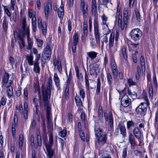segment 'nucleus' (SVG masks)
<instances>
[{
    "label": "nucleus",
    "mask_w": 158,
    "mask_h": 158,
    "mask_svg": "<svg viewBox=\"0 0 158 158\" xmlns=\"http://www.w3.org/2000/svg\"><path fill=\"white\" fill-rule=\"evenodd\" d=\"M111 69H117V67L114 60H112L111 61Z\"/></svg>",
    "instance_id": "3c124183"
},
{
    "label": "nucleus",
    "mask_w": 158,
    "mask_h": 158,
    "mask_svg": "<svg viewBox=\"0 0 158 158\" xmlns=\"http://www.w3.org/2000/svg\"><path fill=\"white\" fill-rule=\"evenodd\" d=\"M34 138L33 135H31L30 136V141L31 142V146H33L34 145Z\"/></svg>",
    "instance_id": "680f3d73"
},
{
    "label": "nucleus",
    "mask_w": 158,
    "mask_h": 158,
    "mask_svg": "<svg viewBox=\"0 0 158 158\" xmlns=\"http://www.w3.org/2000/svg\"><path fill=\"white\" fill-rule=\"evenodd\" d=\"M98 115L99 119L101 120L102 118L103 112L102 107L101 106H99L98 109Z\"/></svg>",
    "instance_id": "7c9ffc66"
},
{
    "label": "nucleus",
    "mask_w": 158,
    "mask_h": 158,
    "mask_svg": "<svg viewBox=\"0 0 158 158\" xmlns=\"http://www.w3.org/2000/svg\"><path fill=\"white\" fill-rule=\"evenodd\" d=\"M144 99L146 102H142L136 108V111L138 114H143L147 110V106L149 104L147 96H145Z\"/></svg>",
    "instance_id": "f03ea898"
},
{
    "label": "nucleus",
    "mask_w": 158,
    "mask_h": 158,
    "mask_svg": "<svg viewBox=\"0 0 158 158\" xmlns=\"http://www.w3.org/2000/svg\"><path fill=\"white\" fill-rule=\"evenodd\" d=\"M135 0H129V6L130 8H132L133 7Z\"/></svg>",
    "instance_id": "052dcab7"
},
{
    "label": "nucleus",
    "mask_w": 158,
    "mask_h": 158,
    "mask_svg": "<svg viewBox=\"0 0 158 158\" xmlns=\"http://www.w3.org/2000/svg\"><path fill=\"white\" fill-rule=\"evenodd\" d=\"M97 6L96 0H92L91 4V12L92 15L95 16L97 13Z\"/></svg>",
    "instance_id": "2eb2a0df"
},
{
    "label": "nucleus",
    "mask_w": 158,
    "mask_h": 158,
    "mask_svg": "<svg viewBox=\"0 0 158 158\" xmlns=\"http://www.w3.org/2000/svg\"><path fill=\"white\" fill-rule=\"evenodd\" d=\"M135 136L131 132L129 134V141L131 148H134L135 145Z\"/></svg>",
    "instance_id": "9d476101"
},
{
    "label": "nucleus",
    "mask_w": 158,
    "mask_h": 158,
    "mask_svg": "<svg viewBox=\"0 0 158 158\" xmlns=\"http://www.w3.org/2000/svg\"><path fill=\"white\" fill-rule=\"evenodd\" d=\"M44 11L46 19L48 18L49 14H50L52 10V4L49 1L48 2L47 4H44Z\"/></svg>",
    "instance_id": "0eeeda50"
},
{
    "label": "nucleus",
    "mask_w": 158,
    "mask_h": 158,
    "mask_svg": "<svg viewBox=\"0 0 158 158\" xmlns=\"http://www.w3.org/2000/svg\"><path fill=\"white\" fill-rule=\"evenodd\" d=\"M65 72L68 78L67 85H69L72 78L71 70H66Z\"/></svg>",
    "instance_id": "5701e85b"
},
{
    "label": "nucleus",
    "mask_w": 158,
    "mask_h": 158,
    "mask_svg": "<svg viewBox=\"0 0 158 158\" xmlns=\"http://www.w3.org/2000/svg\"><path fill=\"white\" fill-rule=\"evenodd\" d=\"M138 50H135V53L132 55L133 61L135 63H136L137 61L136 55L138 54Z\"/></svg>",
    "instance_id": "a18cd8bd"
},
{
    "label": "nucleus",
    "mask_w": 158,
    "mask_h": 158,
    "mask_svg": "<svg viewBox=\"0 0 158 158\" xmlns=\"http://www.w3.org/2000/svg\"><path fill=\"white\" fill-rule=\"evenodd\" d=\"M33 103L35 105V110L37 112V109H38V103H37V99L35 98H33Z\"/></svg>",
    "instance_id": "8fccbe9b"
},
{
    "label": "nucleus",
    "mask_w": 158,
    "mask_h": 158,
    "mask_svg": "<svg viewBox=\"0 0 158 158\" xmlns=\"http://www.w3.org/2000/svg\"><path fill=\"white\" fill-rule=\"evenodd\" d=\"M53 144V137L52 134L49 137V142L45 144V146L48 153V158H52L54 153V151L51 148Z\"/></svg>",
    "instance_id": "7ed1b4c3"
},
{
    "label": "nucleus",
    "mask_w": 158,
    "mask_h": 158,
    "mask_svg": "<svg viewBox=\"0 0 158 158\" xmlns=\"http://www.w3.org/2000/svg\"><path fill=\"white\" fill-rule=\"evenodd\" d=\"M72 23L71 20L69 19L68 21V30L70 32L71 31L72 29Z\"/></svg>",
    "instance_id": "69168bd1"
},
{
    "label": "nucleus",
    "mask_w": 158,
    "mask_h": 158,
    "mask_svg": "<svg viewBox=\"0 0 158 158\" xmlns=\"http://www.w3.org/2000/svg\"><path fill=\"white\" fill-rule=\"evenodd\" d=\"M32 27L33 31L35 32L36 31V18L35 15L33 16L32 19Z\"/></svg>",
    "instance_id": "4be33fe9"
},
{
    "label": "nucleus",
    "mask_w": 158,
    "mask_h": 158,
    "mask_svg": "<svg viewBox=\"0 0 158 158\" xmlns=\"http://www.w3.org/2000/svg\"><path fill=\"white\" fill-rule=\"evenodd\" d=\"M52 88V79L51 77H49L48 79V84L47 88L45 89L44 85H43L42 86V92L43 96V102L45 106H46L48 104V96L49 95V98H50V91Z\"/></svg>",
    "instance_id": "f257e3e1"
},
{
    "label": "nucleus",
    "mask_w": 158,
    "mask_h": 158,
    "mask_svg": "<svg viewBox=\"0 0 158 158\" xmlns=\"http://www.w3.org/2000/svg\"><path fill=\"white\" fill-rule=\"evenodd\" d=\"M23 95L24 98L25 99H27L28 98V92L27 89L26 88H25L24 89Z\"/></svg>",
    "instance_id": "338daca9"
},
{
    "label": "nucleus",
    "mask_w": 158,
    "mask_h": 158,
    "mask_svg": "<svg viewBox=\"0 0 158 158\" xmlns=\"http://www.w3.org/2000/svg\"><path fill=\"white\" fill-rule=\"evenodd\" d=\"M66 134L67 132L66 130L64 129L59 132V135L61 137L64 138L66 136Z\"/></svg>",
    "instance_id": "79ce46f5"
},
{
    "label": "nucleus",
    "mask_w": 158,
    "mask_h": 158,
    "mask_svg": "<svg viewBox=\"0 0 158 158\" xmlns=\"http://www.w3.org/2000/svg\"><path fill=\"white\" fill-rule=\"evenodd\" d=\"M28 49L29 50H31L33 44V41L31 40H29V39H28Z\"/></svg>",
    "instance_id": "4d7b16f0"
},
{
    "label": "nucleus",
    "mask_w": 158,
    "mask_h": 158,
    "mask_svg": "<svg viewBox=\"0 0 158 158\" xmlns=\"http://www.w3.org/2000/svg\"><path fill=\"white\" fill-rule=\"evenodd\" d=\"M107 79L108 84L110 85H111L112 83L113 79L111 75L109 73H108L107 74Z\"/></svg>",
    "instance_id": "c03bdc74"
},
{
    "label": "nucleus",
    "mask_w": 158,
    "mask_h": 158,
    "mask_svg": "<svg viewBox=\"0 0 158 158\" xmlns=\"http://www.w3.org/2000/svg\"><path fill=\"white\" fill-rule=\"evenodd\" d=\"M134 152L135 154L137 156H140L142 155V152L137 150H135Z\"/></svg>",
    "instance_id": "774afa93"
},
{
    "label": "nucleus",
    "mask_w": 158,
    "mask_h": 158,
    "mask_svg": "<svg viewBox=\"0 0 158 158\" xmlns=\"http://www.w3.org/2000/svg\"><path fill=\"white\" fill-rule=\"evenodd\" d=\"M79 132L80 133V135L81 140L83 141H84L85 140V136L84 133L82 131H81V132Z\"/></svg>",
    "instance_id": "bf43d9fd"
},
{
    "label": "nucleus",
    "mask_w": 158,
    "mask_h": 158,
    "mask_svg": "<svg viewBox=\"0 0 158 158\" xmlns=\"http://www.w3.org/2000/svg\"><path fill=\"white\" fill-rule=\"evenodd\" d=\"M127 150L126 148H124L123 150L122 156L123 158H125L126 156L127 155Z\"/></svg>",
    "instance_id": "e2e57ef3"
},
{
    "label": "nucleus",
    "mask_w": 158,
    "mask_h": 158,
    "mask_svg": "<svg viewBox=\"0 0 158 158\" xmlns=\"http://www.w3.org/2000/svg\"><path fill=\"white\" fill-rule=\"evenodd\" d=\"M73 44H77L78 42V36L77 34L76 33L73 36Z\"/></svg>",
    "instance_id": "c9c22d12"
},
{
    "label": "nucleus",
    "mask_w": 158,
    "mask_h": 158,
    "mask_svg": "<svg viewBox=\"0 0 158 158\" xmlns=\"http://www.w3.org/2000/svg\"><path fill=\"white\" fill-rule=\"evenodd\" d=\"M51 112V108L48 106H47L46 108L47 113V123L49 124L51 122V119L50 118Z\"/></svg>",
    "instance_id": "393cba45"
},
{
    "label": "nucleus",
    "mask_w": 158,
    "mask_h": 158,
    "mask_svg": "<svg viewBox=\"0 0 158 158\" xmlns=\"http://www.w3.org/2000/svg\"><path fill=\"white\" fill-rule=\"evenodd\" d=\"M134 135L137 139H139L141 136V131L137 127H135L133 131Z\"/></svg>",
    "instance_id": "a211bd4d"
},
{
    "label": "nucleus",
    "mask_w": 158,
    "mask_h": 158,
    "mask_svg": "<svg viewBox=\"0 0 158 158\" xmlns=\"http://www.w3.org/2000/svg\"><path fill=\"white\" fill-rule=\"evenodd\" d=\"M52 53L51 50L50 46L47 44L44 48L43 53L42 54L43 59L44 60H49Z\"/></svg>",
    "instance_id": "39448f33"
},
{
    "label": "nucleus",
    "mask_w": 158,
    "mask_h": 158,
    "mask_svg": "<svg viewBox=\"0 0 158 158\" xmlns=\"http://www.w3.org/2000/svg\"><path fill=\"white\" fill-rule=\"evenodd\" d=\"M140 62L141 67V69H145V63L144 57L143 56H141L140 58Z\"/></svg>",
    "instance_id": "c85d7f7f"
},
{
    "label": "nucleus",
    "mask_w": 158,
    "mask_h": 158,
    "mask_svg": "<svg viewBox=\"0 0 158 158\" xmlns=\"http://www.w3.org/2000/svg\"><path fill=\"white\" fill-rule=\"evenodd\" d=\"M130 15H128V10L127 8H125L123 11V20L127 21L129 19Z\"/></svg>",
    "instance_id": "6ab92c4d"
},
{
    "label": "nucleus",
    "mask_w": 158,
    "mask_h": 158,
    "mask_svg": "<svg viewBox=\"0 0 158 158\" xmlns=\"http://www.w3.org/2000/svg\"><path fill=\"white\" fill-rule=\"evenodd\" d=\"M94 34L95 37H100L98 31V22L97 19H95L94 21Z\"/></svg>",
    "instance_id": "ddd939ff"
},
{
    "label": "nucleus",
    "mask_w": 158,
    "mask_h": 158,
    "mask_svg": "<svg viewBox=\"0 0 158 158\" xmlns=\"http://www.w3.org/2000/svg\"><path fill=\"white\" fill-rule=\"evenodd\" d=\"M4 74L2 77V81L1 82L2 88L5 89L7 85L9 84L8 83V79L9 77V74L8 73L4 71Z\"/></svg>",
    "instance_id": "6e6552de"
},
{
    "label": "nucleus",
    "mask_w": 158,
    "mask_h": 158,
    "mask_svg": "<svg viewBox=\"0 0 158 158\" xmlns=\"http://www.w3.org/2000/svg\"><path fill=\"white\" fill-rule=\"evenodd\" d=\"M3 28L4 30L6 31L7 30V26L6 25V22L5 19H4L3 22Z\"/></svg>",
    "instance_id": "13d9d810"
},
{
    "label": "nucleus",
    "mask_w": 158,
    "mask_h": 158,
    "mask_svg": "<svg viewBox=\"0 0 158 158\" xmlns=\"http://www.w3.org/2000/svg\"><path fill=\"white\" fill-rule=\"evenodd\" d=\"M127 83L130 86L136 85V83L133 81L131 79H128Z\"/></svg>",
    "instance_id": "603ef678"
},
{
    "label": "nucleus",
    "mask_w": 158,
    "mask_h": 158,
    "mask_svg": "<svg viewBox=\"0 0 158 158\" xmlns=\"http://www.w3.org/2000/svg\"><path fill=\"white\" fill-rule=\"evenodd\" d=\"M54 64L55 66L57 65L58 69H61L62 67L60 60V59H59L58 58H57V63L54 62Z\"/></svg>",
    "instance_id": "58836bf2"
},
{
    "label": "nucleus",
    "mask_w": 158,
    "mask_h": 158,
    "mask_svg": "<svg viewBox=\"0 0 158 158\" xmlns=\"http://www.w3.org/2000/svg\"><path fill=\"white\" fill-rule=\"evenodd\" d=\"M149 97L152 98L153 95V89L152 85L150 84L149 87Z\"/></svg>",
    "instance_id": "4c0bfd02"
},
{
    "label": "nucleus",
    "mask_w": 158,
    "mask_h": 158,
    "mask_svg": "<svg viewBox=\"0 0 158 158\" xmlns=\"http://www.w3.org/2000/svg\"><path fill=\"white\" fill-rule=\"evenodd\" d=\"M12 81L11 80L9 81V84L7 85L6 87L7 88V95L8 97H11L13 94V91L12 87L11 85L12 84Z\"/></svg>",
    "instance_id": "4468645a"
},
{
    "label": "nucleus",
    "mask_w": 158,
    "mask_h": 158,
    "mask_svg": "<svg viewBox=\"0 0 158 158\" xmlns=\"http://www.w3.org/2000/svg\"><path fill=\"white\" fill-rule=\"evenodd\" d=\"M22 72V78L21 80H23V78L24 77L28 75L29 73V71L27 70H21Z\"/></svg>",
    "instance_id": "49530a36"
},
{
    "label": "nucleus",
    "mask_w": 158,
    "mask_h": 158,
    "mask_svg": "<svg viewBox=\"0 0 158 158\" xmlns=\"http://www.w3.org/2000/svg\"><path fill=\"white\" fill-rule=\"evenodd\" d=\"M27 59L28 61V63L29 65H32L33 64V56L31 55L27 56Z\"/></svg>",
    "instance_id": "f704fd0d"
},
{
    "label": "nucleus",
    "mask_w": 158,
    "mask_h": 158,
    "mask_svg": "<svg viewBox=\"0 0 158 158\" xmlns=\"http://www.w3.org/2000/svg\"><path fill=\"white\" fill-rule=\"evenodd\" d=\"M135 12L137 20L139 21H140V15L139 11L138 9L136 8L135 9Z\"/></svg>",
    "instance_id": "a19ab883"
},
{
    "label": "nucleus",
    "mask_w": 158,
    "mask_h": 158,
    "mask_svg": "<svg viewBox=\"0 0 158 158\" xmlns=\"http://www.w3.org/2000/svg\"><path fill=\"white\" fill-rule=\"evenodd\" d=\"M81 9L82 10L83 16L84 17L85 16V14L87 13L88 6L87 5H85L84 0H81Z\"/></svg>",
    "instance_id": "f8f14e48"
},
{
    "label": "nucleus",
    "mask_w": 158,
    "mask_h": 158,
    "mask_svg": "<svg viewBox=\"0 0 158 158\" xmlns=\"http://www.w3.org/2000/svg\"><path fill=\"white\" fill-rule=\"evenodd\" d=\"M21 23L22 25V29L23 30V36H25L26 33V27L27 25L26 19L25 17H23L22 21H21Z\"/></svg>",
    "instance_id": "aec40b11"
},
{
    "label": "nucleus",
    "mask_w": 158,
    "mask_h": 158,
    "mask_svg": "<svg viewBox=\"0 0 158 158\" xmlns=\"http://www.w3.org/2000/svg\"><path fill=\"white\" fill-rule=\"evenodd\" d=\"M131 100H128L127 101H121V103L123 106L124 107H127L131 103Z\"/></svg>",
    "instance_id": "2f4dec72"
},
{
    "label": "nucleus",
    "mask_w": 158,
    "mask_h": 158,
    "mask_svg": "<svg viewBox=\"0 0 158 158\" xmlns=\"http://www.w3.org/2000/svg\"><path fill=\"white\" fill-rule=\"evenodd\" d=\"M114 40V35H112V34H111L109 39V48H111L113 46Z\"/></svg>",
    "instance_id": "cd10ccee"
},
{
    "label": "nucleus",
    "mask_w": 158,
    "mask_h": 158,
    "mask_svg": "<svg viewBox=\"0 0 158 158\" xmlns=\"http://www.w3.org/2000/svg\"><path fill=\"white\" fill-rule=\"evenodd\" d=\"M134 123L132 121H129L127 122V127L128 129H129L131 127H134Z\"/></svg>",
    "instance_id": "09e8293b"
},
{
    "label": "nucleus",
    "mask_w": 158,
    "mask_h": 158,
    "mask_svg": "<svg viewBox=\"0 0 158 158\" xmlns=\"http://www.w3.org/2000/svg\"><path fill=\"white\" fill-rule=\"evenodd\" d=\"M94 131L95 132V135L98 138L103 135V131L102 129L100 128H95Z\"/></svg>",
    "instance_id": "b1692460"
},
{
    "label": "nucleus",
    "mask_w": 158,
    "mask_h": 158,
    "mask_svg": "<svg viewBox=\"0 0 158 158\" xmlns=\"http://www.w3.org/2000/svg\"><path fill=\"white\" fill-rule=\"evenodd\" d=\"M106 134H103L102 136L98 137L97 143L100 146H102L106 143Z\"/></svg>",
    "instance_id": "9b49d317"
},
{
    "label": "nucleus",
    "mask_w": 158,
    "mask_h": 158,
    "mask_svg": "<svg viewBox=\"0 0 158 158\" xmlns=\"http://www.w3.org/2000/svg\"><path fill=\"white\" fill-rule=\"evenodd\" d=\"M23 135L21 134L19 135V148L22 150V147L23 144Z\"/></svg>",
    "instance_id": "bb28decb"
},
{
    "label": "nucleus",
    "mask_w": 158,
    "mask_h": 158,
    "mask_svg": "<svg viewBox=\"0 0 158 158\" xmlns=\"http://www.w3.org/2000/svg\"><path fill=\"white\" fill-rule=\"evenodd\" d=\"M14 33L15 39L16 37L18 38L19 40L18 42L19 46V48L21 49H22L23 48H24L25 46L24 39L20 34H18L16 31H14Z\"/></svg>",
    "instance_id": "423d86ee"
},
{
    "label": "nucleus",
    "mask_w": 158,
    "mask_h": 158,
    "mask_svg": "<svg viewBox=\"0 0 158 158\" xmlns=\"http://www.w3.org/2000/svg\"><path fill=\"white\" fill-rule=\"evenodd\" d=\"M123 23L122 20V15L120 13H119L118 17V24L119 27L122 30H123L124 28H126L127 27V21L125 22V20H123Z\"/></svg>",
    "instance_id": "1a4fd4ad"
},
{
    "label": "nucleus",
    "mask_w": 158,
    "mask_h": 158,
    "mask_svg": "<svg viewBox=\"0 0 158 158\" xmlns=\"http://www.w3.org/2000/svg\"><path fill=\"white\" fill-rule=\"evenodd\" d=\"M3 6L4 8L5 12L6 14L9 17H10L11 16V13L10 12L9 10L7 8V7L5 6Z\"/></svg>",
    "instance_id": "de8ad7c7"
},
{
    "label": "nucleus",
    "mask_w": 158,
    "mask_h": 158,
    "mask_svg": "<svg viewBox=\"0 0 158 158\" xmlns=\"http://www.w3.org/2000/svg\"><path fill=\"white\" fill-rule=\"evenodd\" d=\"M98 53L94 51H91L87 53V54L88 56L91 58V60H93L95 58Z\"/></svg>",
    "instance_id": "a878e982"
},
{
    "label": "nucleus",
    "mask_w": 158,
    "mask_h": 158,
    "mask_svg": "<svg viewBox=\"0 0 158 158\" xmlns=\"http://www.w3.org/2000/svg\"><path fill=\"white\" fill-rule=\"evenodd\" d=\"M36 140L38 146L40 147L42 146V140L40 133V131H37L36 132Z\"/></svg>",
    "instance_id": "412c9836"
},
{
    "label": "nucleus",
    "mask_w": 158,
    "mask_h": 158,
    "mask_svg": "<svg viewBox=\"0 0 158 158\" xmlns=\"http://www.w3.org/2000/svg\"><path fill=\"white\" fill-rule=\"evenodd\" d=\"M142 35V31L139 28L133 29L130 32L131 39L135 42L139 40Z\"/></svg>",
    "instance_id": "20e7f679"
},
{
    "label": "nucleus",
    "mask_w": 158,
    "mask_h": 158,
    "mask_svg": "<svg viewBox=\"0 0 158 158\" xmlns=\"http://www.w3.org/2000/svg\"><path fill=\"white\" fill-rule=\"evenodd\" d=\"M101 18L102 20L103 24L104 25H106V21L107 20V18L104 14L101 16Z\"/></svg>",
    "instance_id": "5fc2aeb1"
},
{
    "label": "nucleus",
    "mask_w": 158,
    "mask_h": 158,
    "mask_svg": "<svg viewBox=\"0 0 158 158\" xmlns=\"http://www.w3.org/2000/svg\"><path fill=\"white\" fill-rule=\"evenodd\" d=\"M75 99L77 106L79 107L82 104L81 100L80 98L77 99L76 97L75 98Z\"/></svg>",
    "instance_id": "6e6d98bb"
},
{
    "label": "nucleus",
    "mask_w": 158,
    "mask_h": 158,
    "mask_svg": "<svg viewBox=\"0 0 158 158\" xmlns=\"http://www.w3.org/2000/svg\"><path fill=\"white\" fill-rule=\"evenodd\" d=\"M57 13L59 17L62 18L64 15V5L63 4L62 1H61V4L60 7L58 9Z\"/></svg>",
    "instance_id": "dca6fc26"
},
{
    "label": "nucleus",
    "mask_w": 158,
    "mask_h": 158,
    "mask_svg": "<svg viewBox=\"0 0 158 158\" xmlns=\"http://www.w3.org/2000/svg\"><path fill=\"white\" fill-rule=\"evenodd\" d=\"M101 88V83L100 79L99 77H98L97 79V83L96 88V93L98 94H99L100 92Z\"/></svg>",
    "instance_id": "c756f323"
},
{
    "label": "nucleus",
    "mask_w": 158,
    "mask_h": 158,
    "mask_svg": "<svg viewBox=\"0 0 158 158\" xmlns=\"http://www.w3.org/2000/svg\"><path fill=\"white\" fill-rule=\"evenodd\" d=\"M54 79L55 84L57 87L60 86V82L59 78L56 73H55L54 75Z\"/></svg>",
    "instance_id": "72a5a7b5"
},
{
    "label": "nucleus",
    "mask_w": 158,
    "mask_h": 158,
    "mask_svg": "<svg viewBox=\"0 0 158 158\" xmlns=\"http://www.w3.org/2000/svg\"><path fill=\"white\" fill-rule=\"evenodd\" d=\"M122 53L124 59L126 60L127 59V56L126 53V48L125 46H123L122 49Z\"/></svg>",
    "instance_id": "473e14b6"
},
{
    "label": "nucleus",
    "mask_w": 158,
    "mask_h": 158,
    "mask_svg": "<svg viewBox=\"0 0 158 158\" xmlns=\"http://www.w3.org/2000/svg\"><path fill=\"white\" fill-rule=\"evenodd\" d=\"M42 27V33L44 35H45L47 33V25L46 22H43Z\"/></svg>",
    "instance_id": "ea45409f"
},
{
    "label": "nucleus",
    "mask_w": 158,
    "mask_h": 158,
    "mask_svg": "<svg viewBox=\"0 0 158 158\" xmlns=\"http://www.w3.org/2000/svg\"><path fill=\"white\" fill-rule=\"evenodd\" d=\"M36 40L38 46L39 47H41L43 44V40L38 38H36Z\"/></svg>",
    "instance_id": "864d4df0"
},
{
    "label": "nucleus",
    "mask_w": 158,
    "mask_h": 158,
    "mask_svg": "<svg viewBox=\"0 0 158 158\" xmlns=\"http://www.w3.org/2000/svg\"><path fill=\"white\" fill-rule=\"evenodd\" d=\"M109 124L110 127L113 126V118L112 117V114L111 112H109Z\"/></svg>",
    "instance_id": "37998d69"
},
{
    "label": "nucleus",
    "mask_w": 158,
    "mask_h": 158,
    "mask_svg": "<svg viewBox=\"0 0 158 158\" xmlns=\"http://www.w3.org/2000/svg\"><path fill=\"white\" fill-rule=\"evenodd\" d=\"M120 131L121 134L123 136H125L126 135V130L125 127L123 125H121L120 126Z\"/></svg>",
    "instance_id": "e433bc0d"
},
{
    "label": "nucleus",
    "mask_w": 158,
    "mask_h": 158,
    "mask_svg": "<svg viewBox=\"0 0 158 158\" xmlns=\"http://www.w3.org/2000/svg\"><path fill=\"white\" fill-rule=\"evenodd\" d=\"M83 35H82L81 38L83 39L84 38L85 36L86 37L87 35L88 34V25L87 23V22L85 21H84L83 23Z\"/></svg>",
    "instance_id": "f3484780"
},
{
    "label": "nucleus",
    "mask_w": 158,
    "mask_h": 158,
    "mask_svg": "<svg viewBox=\"0 0 158 158\" xmlns=\"http://www.w3.org/2000/svg\"><path fill=\"white\" fill-rule=\"evenodd\" d=\"M141 74V70H138L136 74V78L137 80L139 78L140 75Z\"/></svg>",
    "instance_id": "0e129e2a"
}]
</instances>
